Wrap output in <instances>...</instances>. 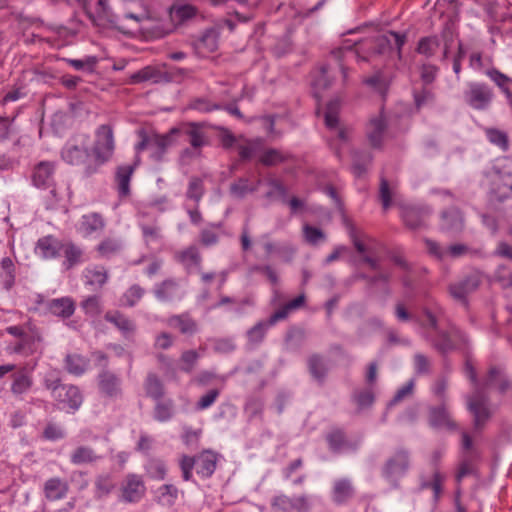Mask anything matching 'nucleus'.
I'll return each instance as SVG.
<instances>
[{"instance_id": "obj_1", "label": "nucleus", "mask_w": 512, "mask_h": 512, "mask_svg": "<svg viewBox=\"0 0 512 512\" xmlns=\"http://www.w3.org/2000/svg\"><path fill=\"white\" fill-rule=\"evenodd\" d=\"M355 45L357 46L355 49L350 46H345L332 52L333 57L338 61L344 82H346L348 76V68L344 65V60L355 58L357 60L366 61V55L384 54L391 49L392 41L387 33L372 39L356 42Z\"/></svg>"}, {"instance_id": "obj_2", "label": "nucleus", "mask_w": 512, "mask_h": 512, "mask_svg": "<svg viewBox=\"0 0 512 512\" xmlns=\"http://www.w3.org/2000/svg\"><path fill=\"white\" fill-rule=\"evenodd\" d=\"M115 148L112 128L109 125H101L95 132V142L93 145V159L95 164L86 166V175H91L97 169L107 162L113 155Z\"/></svg>"}, {"instance_id": "obj_3", "label": "nucleus", "mask_w": 512, "mask_h": 512, "mask_svg": "<svg viewBox=\"0 0 512 512\" xmlns=\"http://www.w3.org/2000/svg\"><path fill=\"white\" fill-rule=\"evenodd\" d=\"M409 469L410 454L407 450L399 449L387 458L381 468V475L393 489H398L400 479L407 474Z\"/></svg>"}, {"instance_id": "obj_4", "label": "nucleus", "mask_w": 512, "mask_h": 512, "mask_svg": "<svg viewBox=\"0 0 512 512\" xmlns=\"http://www.w3.org/2000/svg\"><path fill=\"white\" fill-rule=\"evenodd\" d=\"M61 156L70 165L83 166L85 174L86 166L88 164H95L89 152L88 136L84 134L69 140L63 147Z\"/></svg>"}, {"instance_id": "obj_5", "label": "nucleus", "mask_w": 512, "mask_h": 512, "mask_svg": "<svg viewBox=\"0 0 512 512\" xmlns=\"http://www.w3.org/2000/svg\"><path fill=\"white\" fill-rule=\"evenodd\" d=\"M178 133L177 128L164 135L140 133L141 141L136 145V151H148L150 158L154 161H161L167 152L168 148L172 145V135Z\"/></svg>"}, {"instance_id": "obj_6", "label": "nucleus", "mask_w": 512, "mask_h": 512, "mask_svg": "<svg viewBox=\"0 0 512 512\" xmlns=\"http://www.w3.org/2000/svg\"><path fill=\"white\" fill-rule=\"evenodd\" d=\"M468 410L473 415L474 428L480 430L492 415L488 398L482 388L476 387L474 393L467 399Z\"/></svg>"}, {"instance_id": "obj_7", "label": "nucleus", "mask_w": 512, "mask_h": 512, "mask_svg": "<svg viewBox=\"0 0 512 512\" xmlns=\"http://www.w3.org/2000/svg\"><path fill=\"white\" fill-rule=\"evenodd\" d=\"M77 2L85 10L87 16L95 26L100 28H121L118 17L112 12L108 5V0H98L95 12L88 9V0H77Z\"/></svg>"}, {"instance_id": "obj_8", "label": "nucleus", "mask_w": 512, "mask_h": 512, "mask_svg": "<svg viewBox=\"0 0 512 512\" xmlns=\"http://www.w3.org/2000/svg\"><path fill=\"white\" fill-rule=\"evenodd\" d=\"M467 105L475 110H486L492 103L493 90L485 83L469 82L463 94Z\"/></svg>"}, {"instance_id": "obj_9", "label": "nucleus", "mask_w": 512, "mask_h": 512, "mask_svg": "<svg viewBox=\"0 0 512 512\" xmlns=\"http://www.w3.org/2000/svg\"><path fill=\"white\" fill-rule=\"evenodd\" d=\"M153 294L160 302H175L182 300L186 292L180 279L167 278L154 286Z\"/></svg>"}, {"instance_id": "obj_10", "label": "nucleus", "mask_w": 512, "mask_h": 512, "mask_svg": "<svg viewBox=\"0 0 512 512\" xmlns=\"http://www.w3.org/2000/svg\"><path fill=\"white\" fill-rule=\"evenodd\" d=\"M53 399L61 410L68 413H74L83 403V395L80 389L71 384H65L60 388Z\"/></svg>"}, {"instance_id": "obj_11", "label": "nucleus", "mask_w": 512, "mask_h": 512, "mask_svg": "<svg viewBox=\"0 0 512 512\" xmlns=\"http://www.w3.org/2000/svg\"><path fill=\"white\" fill-rule=\"evenodd\" d=\"M468 339L466 335L457 327L451 326L447 332H439L434 340L435 348L441 353H447L454 349H459L466 345Z\"/></svg>"}, {"instance_id": "obj_12", "label": "nucleus", "mask_w": 512, "mask_h": 512, "mask_svg": "<svg viewBox=\"0 0 512 512\" xmlns=\"http://www.w3.org/2000/svg\"><path fill=\"white\" fill-rule=\"evenodd\" d=\"M348 234L349 237L356 249V251L362 255V261L370 266L373 270H379V261L378 259L368 255L366 253L372 254L373 246L376 243L374 239L364 235L363 238L367 241L365 244L358 236L356 228L352 225H348Z\"/></svg>"}, {"instance_id": "obj_13", "label": "nucleus", "mask_w": 512, "mask_h": 512, "mask_svg": "<svg viewBox=\"0 0 512 512\" xmlns=\"http://www.w3.org/2000/svg\"><path fill=\"white\" fill-rule=\"evenodd\" d=\"M285 318V311H276L269 317V319L259 321L257 324H255L252 328H250L247 331V338L249 344L253 346L260 344L263 341L267 330L274 324H276L278 321L283 320Z\"/></svg>"}, {"instance_id": "obj_14", "label": "nucleus", "mask_w": 512, "mask_h": 512, "mask_svg": "<svg viewBox=\"0 0 512 512\" xmlns=\"http://www.w3.org/2000/svg\"><path fill=\"white\" fill-rule=\"evenodd\" d=\"M428 419L432 428L446 429L449 431H454L457 429V424L451 418V415L446 407V403H441L439 406L430 407Z\"/></svg>"}, {"instance_id": "obj_15", "label": "nucleus", "mask_w": 512, "mask_h": 512, "mask_svg": "<svg viewBox=\"0 0 512 512\" xmlns=\"http://www.w3.org/2000/svg\"><path fill=\"white\" fill-rule=\"evenodd\" d=\"M178 132L185 137L190 146L202 149L209 144V137L200 123L190 122L184 124Z\"/></svg>"}, {"instance_id": "obj_16", "label": "nucleus", "mask_w": 512, "mask_h": 512, "mask_svg": "<svg viewBox=\"0 0 512 512\" xmlns=\"http://www.w3.org/2000/svg\"><path fill=\"white\" fill-rule=\"evenodd\" d=\"M340 106L341 104L338 99L329 101L324 111V120L326 126L329 129L336 130L337 138L342 142H346L348 140L347 130L338 127V114L340 111Z\"/></svg>"}, {"instance_id": "obj_17", "label": "nucleus", "mask_w": 512, "mask_h": 512, "mask_svg": "<svg viewBox=\"0 0 512 512\" xmlns=\"http://www.w3.org/2000/svg\"><path fill=\"white\" fill-rule=\"evenodd\" d=\"M445 476L437 469H432L429 472L421 473L419 476V489L432 490L433 497L437 500L442 492V485Z\"/></svg>"}, {"instance_id": "obj_18", "label": "nucleus", "mask_w": 512, "mask_h": 512, "mask_svg": "<svg viewBox=\"0 0 512 512\" xmlns=\"http://www.w3.org/2000/svg\"><path fill=\"white\" fill-rule=\"evenodd\" d=\"M63 242L54 236L48 235L38 239L35 252L44 259H53L61 255Z\"/></svg>"}, {"instance_id": "obj_19", "label": "nucleus", "mask_w": 512, "mask_h": 512, "mask_svg": "<svg viewBox=\"0 0 512 512\" xmlns=\"http://www.w3.org/2000/svg\"><path fill=\"white\" fill-rule=\"evenodd\" d=\"M55 167L48 161L38 163L32 174L33 184L38 188H49L54 182Z\"/></svg>"}, {"instance_id": "obj_20", "label": "nucleus", "mask_w": 512, "mask_h": 512, "mask_svg": "<svg viewBox=\"0 0 512 512\" xmlns=\"http://www.w3.org/2000/svg\"><path fill=\"white\" fill-rule=\"evenodd\" d=\"M138 163L139 159L136 158L134 164H125L117 167L115 179L120 197L129 196L131 177Z\"/></svg>"}, {"instance_id": "obj_21", "label": "nucleus", "mask_w": 512, "mask_h": 512, "mask_svg": "<svg viewBox=\"0 0 512 512\" xmlns=\"http://www.w3.org/2000/svg\"><path fill=\"white\" fill-rule=\"evenodd\" d=\"M440 226L443 231L452 234L460 233L464 228V218L462 213L456 208L444 211L441 215Z\"/></svg>"}, {"instance_id": "obj_22", "label": "nucleus", "mask_w": 512, "mask_h": 512, "mask_svg": "<svg viewBox=\"0 0 512 512\" xmlns=\"http://www.w3.org/2000/svg\"><path fill=\"white\" fill-rule=\"evenodd\" d=\"M144 484L136 475H129L122 487V499L132 503L139 501L144 495Z\"/></svg>"}, {"instance_id": "obj_23", "label": "nucleus", "mask_w": 512, "mask_h": 512, "mask_svg": "<svg viewBox=\"0 0 512 512\" xmlns=\"http://www.w3.org/2000/svg\"><path fill=\"white\" fill-rule=\"evenodd\" d=\"M431 211L428 207H405L402 211V218L405 224L411 229H417L425 224Z\"/></svg>"}, {"instance_id": "obj_24", "label": "nucleus", "mask_w": 512, "mask_h": 512, "mask_svg": "<svg viewBox=\"0 0 512 512\" xmlns=\"http://www.w3.org/2000/svg\"><path fill=\"white\" fill-rule=\"evenodd\" d=\"M386 127L387 123L382 114L370 119L366 128V133L371 146L375 148L381 146Z\"/></svg>"}, {"instance_id": "obj_25", "label": "nucleus", "mask_w": 512, "mask_h": 512, "mask_svg": "<svg viewBox=\"0 0 512 512\" xmlns=\"http://www.w3.org/2000/svg\"><path fill=\"white\" fill-rule=\"evenodd\" d=\"M120 379L110 371H102L98 375V385L101 393L107 397H117L121 393Z\"/></svg>"}, {"instance_id": "obj_26", "label": "nucleus", "mask_w": 512, "mask_h": 512, "mask_svg": "<svg viewBox=\"0 0 512 512\" xmlns=\"http://www.w3.org/2000/svg\"><path fill=\"white\" fill-rule=\"evenodd\" d=\"M44 495L49 501H56L64 498L68 492V485L66 481L54 477L48 479L44 483Z\"/></svg>"}, {"instance_id": "obj_27", "label": "nucleus", "mask_w": 512, "mask_h": 512, "mask_svg": "<svg viewBox=\"0 0 512 512\" xmlns=\"http://www.w3.org/2000/svg\"><path fill=\"white\" fill-rule=\"evenodd\" d=\"M196 472L202 477H210L215 469L217 463V456L211 451H204L203 453L195 456Z\"/></svg>"}, {"instance_id": "obj_28", "label": "nucleus", "mask_w": 512, "mask_h": 512, "mask_svg": "<svg viewBox=\"0 0 512 512\" xmlns=\"http://www.w3.org/2000/svg\"><path fill=\"white\" fill-rule=\"evenodd\" d=\"M48 310L57 317L69 318L75 311V304L69 297L52 299L47 303Z\"/></svg>"}, {"instance_id": "obj_29", "label": "nucleus", "mask_w": 512, "mask_h": 512, "mask_svg": "<svg viewBox=\"0 0 512 512\" xmlns=\"http://www.w3.org/2000/svg\"><path fill=\"white\" fill-rule=\"evenodd\" d=\"M168 325L186 335H193L198 329L197 322L187 313L170 317L168 319Z\"/></svg>"}, {"instance_id": "obj_30", "label": "nucleus", "mask_w": 512, "mask_h": 512, "mask_svg": "<svg viewBox=\"0 0 512 512\" xmlns=\"http://www.w3.org/2000/svg\"><path fill=\"white\" fill-rule=\"evenodd\" d=\"M354 495V488L349 479L343 478L336 480L333 486L332 498L337 504H343L352 498Z\"/></svg>"}, {"instance_id": "obj_31", "label": "nucleus", "mask_w": 512, "mask_h": 512, "mask_svg": "<svg viewBox=\"0 0 512 512\" xmlns=\"http://www.w3.org/2000/svg\"><path fill=\"white\" fill-rule=\"evenodd\" d=\"M105 222L98 213H89L81 217L79 229L84 235H90L94 232L103 230Z\"/></svg>"}, {"instance_id": "obj_32", "label": "nucleus", "mask_w": 512, "mask_h": 512, "mask_svg": "<svg viewBox=\"0 0 512 512\" xmlns=\"http://www.w3.org/2000/svg\"><path fill=\"white\" fill-rule=\"evenodd\" d=\"M260 184V179L257 180L255 183H251L248 178L242 177L231 184L230 193L233 197L242 199L246 195L256 192Z\"/></svg>"}, {"instance_id": "obj_33", "label": "nucleus", "mask_w": 512, "mask_h": 512, "mask_svg": "<svg viewBox=\"0 0 512 512\" xmlns=\"http://www.w3.org/2000/svg\"><path fill=\"white\" fill-rule=\"evenodd\" d=\"M266 184L270 187V189L264 194V199L267 204L277 200L282 202L287 201V189L281 181L275 178H268L266 180Z\"/></svg>"}, {"instance_id": "obj_34", "label": "nucleus", "mask_w": 512, "mask_h": 512, "mask_svg": "<svg viewBox=\"0 0 512 512\" xmlns=\"http://www.w3.org/2000/svg\"><path fill=\"white\" fill-rule=\"evenodd\" d=\"M330 450L339 453L346 450H354L353 446L346 438L342 430L335 429L326 436Z\"/></svg>"}, {"instance_id": "obj_35", "label": "nucleus", "mask_w": 512, "mask_h": 512, "mask_svg": "<svg viewBox=\"0 0 512 512\" xmlns=\"http://www.w3.org/2000/svg\"><path fill=\"white\" fill-rule=\"evenodd\" d=\"M61 254H63L65 257L63 265L66 269H71L72 267L78 265L82 261L81 248L70 241L63 242Z\"/></svg>"}, {"instance_id": "obj_36", "label": "nucleus", "mask_w": 512, "mask_h": 512, "mask_svg": "<svg viewBox=\"0 0 512 512\" xmlns=\"http://www.w3.org/2000/svg\"><path fill=\"white\" fill-rule=\"evenodd\" d=\"M372 163V155L369 152L354 151L352 154V172L356 177H362Z\"/></svg>"}, {"instance_id": "obj_37", "label": "nucleus", "mask_w": 512, "mask_h": 512, "mask_svg": "<svg viewBox=\"0 0 512 512\" xmlns=\"http://www.w3.org/2000/svg\"><path fill=\"white\" fill-rule=\"evenodd\" d=\"M89 361L79 354H67L65 357V369L68 373L80 376L85 373Z\"/></svg>"}, {"instance_id": "obj_38", "label": "nucleus", "mask_w": 512, "mask_h": 512, "mask_svg": "<svg viewBox=\"0 0 512 512\" xmlns=\"http://www.w3.org/2000/svg\"><path fill=\"white\" fill-rule=\"evenodd\" d=\"M105 319L114 324L125 336L135 330L134 322L119 312H108Z\"/></svg>"}, {"instance_id": "obj_39", "label": "nucleus", "mask_w": 512, "mask_h": 512, "mask_svg": "<svg viewBox=\"0 0 512 512\" xmlns=\"http://www.w3.org/2000/svg\"><path fill=\"white\" fill-rule=\"evenodd\" d=\"M175 413L174 402L172 399L156 400L154 407V419L159 422L169 421Z\"/></svg>"}, {"instance_id": "obj_40", "label": "nucleus", "mask_w": 512, "mask_h": 512, "mask_svg": "<svg viewBox=\"0 0 512 512\" xmlns=\"http://www.w3.org/2000/svg\"><path fill=\"white\" fill-rule=\"evenodd\" d=\"M178 260L190 272L194 268H199L201 264V256L195 246H190L178 254Z\"/></svg>"}, {"instance_id": "obj_41", "label": "nucleus", "mask_w": 512, "mask_h": 512, "mask_svg": "<svg viewBox=\"0 0 512 512\" xmlns=\"http://www.w3.org/2000/svg\"><path fill=\"white\" fill-rule=\"evenodd\" d=\"M144 388L146 395L152 399H162L164 395V386L159 377L154 373H149L146 377Z\"/></svg>"}, {"instance_id": "obj_42", "label": "nucleus", "mask_w": 512, "mask_h": 512, "mask_svg": "<svg viewBox=\"0 0 512 512\" xmlns=\"http://www.w3.org/2000/svg\"><path fill=\"white\" fill-rule=\"evenodd\" d=\"M196 13V7L190 4H174L170 8L171 19L179 24L193 18Z\"/></svg>"}, {"instance_id": "obj_43", "label": "nucleus", "mask_w": 512, "mask_h": 512, "mask_svg": "<svg viewBox=\"0 0 512 512\" xmlns=\"http://www.w3.org/2000/svg\"><path fill=\"white\" fill-rule=\"evenodd\" d=\"M98 459L99 456L88 446L77 447L70 456L71 462L76 465L91 463Z\"/></svg>"}, {"instance_id": "obj_44", "label": "nucleus", "mask_w": 512, "mask_h": 512, "mask_svg": "<svg viewBox=\"0 0 512 512\" xmlns=\"http://www.w3.org/2000/svg\"><path fill=\"white\" fill-rule=\"evenodd\" d=\"M217 46L218 34L214 29H208L203 32L196 43V48L200 50V52H213L217 49Z\"/></svg>"}, {"instance_id": "obj_45", "label": "nucleus", "mask_w": 512, "mask_h": 512, "mask_svg": "<svg viewBox=\"0 0 512 512\" xmlns=\"http://www.w3.org/2000/svg\"><path fill=\"white\" fill-rule=\"evenodd\" d=\"M84 276L86 278L87 284L97 285L99 287H102L108 279V273L103 266H93L86 268Z\"/></svg>"}, {"instance_id": "obj_46", "label": "nucleus", "mask_w": 512, "mask_h": 512, "mask_svg": "<svg viewBox=\"0 0 512 512\" xmlns=\"http://www.w3.org/2000/svg\"><path fill=\"white\" fill-rule=\"evenodd\" d=\"M33 384L32 377L25 369L15 374L11 390L14 394L20 395L27 392Z\"/></svg>"}, {"instance_id": "obj_47", "label": "nucleus", "mask_w": 512, "mask_h": 512, "mask_svg": "<svg viewBox=\"0 0 512 512\" xmlns=\"http://www.w3.org/2000/svg\"><path fill=\"white\" fill-rule=\"evenodd\" d=\"M440 46V41L437 36L422 37L417 45V53L430 58L435 55Z\"/></svg>"}, {"instance_id": "obj_48", "label": "nucleus", "mask_w": 512, "mask_h": 512, "mask_svg": "<svg viewBox=\"0 0 512 512\" xmlns=\"http://www.w3.org/2000/svg\"><path fill=\"white\" fill-rule=\"evenodd\" d=\"M303 238L311 246H318L326 241V234L318 227L304 224L302 228Z\"/></svg>"}, {"instance_id": "obj_49", "label": "nucleus", "mask_w": 512, "mask_h": 512, "mask_svg": "<svg viewBox=\"0 0 512 512\" xmlns=\"http://www.w3.org/2000/svg\"><path fill=\"white\" fill-rule=\"evenodd\" d=\"M291 158V154L288 152H283L278 149H267L261 155L260 161L262 164L266 166H274L279 163L288 161Z\"/></svg>"}, {"instance_id": "obj_50", "label": "nucleus", "mask_w": 512, "mask_h": 512, "mask_svg": "<svg viewBox=\"0 0 512 512\" xmlns=\"http://www.w3.org/2000/svg\"><path fill=\"white\" fill-rule=\"evenodd\" d=\"M131 79L134 83H140L144 81H152L154 83H158L163 79V74L156 68L147 66L133 74Z\"/></svg>"}, {"instance_id": "obj_51", "label": "nucleus", "mask_w": 512, "mask_h": 512, "mask_svg": "<svg viewBox=\"0 0 512 512\" xmlns=\"http://www.w3.org/2000/svg\"><path fill=\"white\" fill-rule=\"evenodd\" d=\"M486 387H495L500 392H504L508 386V381L502 371L498 368H491L485 380Z\"/></svg>"}, {"instance_id": "obj_52", "label": "nucleus", "mask_w": 512, "mask_h": 512, "mask_svg": "<svg viewBox=\"0 0 512 512\" xmlns=\"http://www.w3.org/2000/svg\"><path fill=\"white\" fill-rule=\"evenodd\" d=\"M0 267V276L3 279V285L5 289L9 290L15 282L14 264L9 257H5L1 260Z\"/></svg>"}, {"instance_id": "obj_53", "label": "nucleus", "mask_w": 512, "mask_h": 512, "mask_svg": "<svg viewBox=\"0 0 512 512\" xmlns=\"http://www.w3.org/2000/svg\"><path fill=\"white\" fill-rule=\"evenodd\" d=\"M122 249V242L117 238L108 237L99 243L97 251L102 257H110Z\"/></svg>"}, {"instance_id": "obj_54", "label": "nucleus", "mask_w": 512, "mask_h": 512, "mask_svg": "<svg viewBox=\"0 0 512 512\" xmlns=\"http://www.w3.org/2000/svg\"><path fill=\"white\" fill-rule=\"evenodd\" d=\"M146 472L148 476L155 480H163L166 476V465L161 459H150L146 466Z\"/></svg>"}, {"instance_id": "obj_55", "label": "nucleus", "mask_w": 512, "mask_h": 512, "mask_svg": "<svg viewBox=\"0 0 512 512\" xmlns=\"http://www.w3.org/2000/svg\"><path fill=\"white\" fill-rule=\"evenodd\" d=\"M201 354L196 350H186L180 357V370L185 373H191L195 368Z\"/></svg>"}, {"instance_id": "obj_56", "label": "nucleus", "mask_w": 512, "mask_h": 512, "mask_svg": "<svg viewBox=\"0 0 512 512\" xmlns=\"http://www.w3.org/2000/svg\"><path fill=\"white\" fill-rule=\"evenodd\" d=\"M145 290L138 284L132 285L121 297L123 306L133 307L143 297Z\"/></svg>"}, {"instance_id": "obj_57", "label": "nucleus", "mask_w": 512, "mask_h": 512, "mask_svg": "<svg viewBox=\"0 0 512 512\" xmlns=\"http://www.w3.org/2000/svg\"><path fill=\"white\" fill-rule=\"evenodd\" d=\"M364 83L381 94L386 92L389 84L387 77L382 71H377L374 75L366 78Z\"/></svg>"}, {"instance_id": "obj_58", "label": "nucleus", "mask_w": 512, "mask_h": 512, "mask_svg": "<svg viewBox=\"0 0 512 512\" xmlns=\"http://www.w3.org/2000/svg\"><path fill=\"white\" fill-rule=\"evenodd\" d=\"M204 194L203 181L200 178H191L188 189L186 192L187 198L194 200L196 204L199 203Z\"/></svg>"}, {"instance_id": "obj_59", "label": "nucleus", "mask_w": 512, "mask_h": 512, "mask_svg": "<svg viewBox=\"0 0 512 512\" xmlns=\"http://www.w3.org/2000/svg\"><path fill=\"white\" fill-rule=\"evenodd\" d=\"M486 75L503 91L504 94H506V91H510L507 84L512 83L511 78L495 68L487 70Z\"/></svg>"}, {"instance_id": "obj_60", "label": "nucleus", "mask_w": 512, "mask_h": 512, "mask_svg": "<svg viewBox=\"0 0 512 512\" xmlns=\"http://www.w3.org/2000/svg\"><path fill=\"white\" fill-rule=\"evenodd\" d=\"M312 84L319 90L327 89L331 85L328 67L323 66L315 73Z\"/></svg>"}, {"instance_id": "obj_61", "label": "nucleus", "mask_w": 512, "mask_h": 512, "mask_svg": "<svg viewBox=\"0 0 512 512\" xmlns=\"http://www.w3.org/2000/svg\"><path fill=\"white\" fill-rule=\"evenodd\" d=\"M309 369L314 378L321 380L326 372L323 359L318 355H313L308 360Z\"/></svg>"}, {"instance_id": "obj_62", "label": "nucleus", "mask_w": 512, "mask_h": 512, "mask_svg": "<svg viewBox=\"0 0 512 512\" xmlns=\"http://www.w3.org/2000/svg\"><path fill=\"white\" fill-rule=\"evenodd\" d=\"M272 512H293L292 498L286 495H279L271 502Z\"/></svg>"}, {"instance_id": "obj_63", "label": "nucleus", "mask_w": 512, "mask_h": 512, "mask_svg": "<svg viewBox=\"0 0 512 512\" xmlns=\"http://www.w3.org/2000/svg\"><path fill=\"white\" fill-rule=\"evenodd\" d=\"M415 382L413 379L408 381L405 385L399 388L394 397L389 402V406L396 405L403 401L405 398L410 397L413 394Z\"/></svg>"}, {"instance_id": "obj_64", "label": "nucleus", "mask_w": 512, "mask_h": 512, "mask_svg": "<svg viewBox=\"0 0 512 512\" xmlns=\"http://www.w3.org/2000/svg\"><path fill=\"white\" fill-rule=\"evenodd\" d=\"M158 491L160 498L168 505H173L178 497V489L172 484H165Z\"/></svg>"}]
</instances>
